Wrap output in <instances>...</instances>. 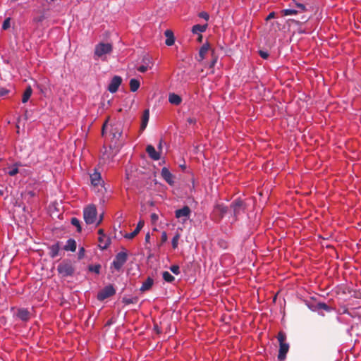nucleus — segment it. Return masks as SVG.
Masks as SVG:
<instances>
[{
  "label": "nucleus",
  "instance_id": "1",
  "mask_svg": "<svg viewBox=\"0 0 361 361\" xmlns=\"http://www.w3.org/2000/svg\"><path fill=\"white\" fill-rule=\"evenodd\" d=\"M128 260V252L126 249L118 252L111 264V269L119 271Z\"/></svg>",
  "mask_w": 361,
  "mask_h": 361
},
{
  "label": "nucleus",
  "instance_id": "2",
  "mask_svg": "<svg viewBox=\"0 0 361 361\" xmlns=\"http://www.w3.org/2000/svg\"><path fill=\"white\" fill-rule=\"evenodd\" d=\"M113 47L110 43L100 42L95 46L94 59H101L104 60V56L112 51Z\"/></svg>",
  "mask_w": 361,
  "mask_h": 361
},
{
  "label": "nucleus",
  "instance_id": "3",
  "mask_svg": "<svg viewBox=\"0 0 361 361\" xmlns=\"http://www.w3.org/2000/svg\"><path fill=\"white\" fill-rule=\"evenodd\" d=\"M84 220L87 224H92L96 222L97 210L94 204H90L85 207L83 210Z\"/></svg>",
  "mask_w": 361,
  "mask_h": 361
},
{
  "label": "nucleus",
  "instance_id": "4",
  "mask_svg": "<svg viewBox=\"0 0 361 361\" xmlns=\"http://www.w3.org/2000/svg\"><path fill=\"white\" fill-rule=\"evenodd\" d=\"M92 190L98 197L100 203L104 204L108 200L107 188L105 186V183L97 184V185L92 186Z\"/></svg>",
  "mask_w": 361,
  "mask_h": 361
},
{
  "label": "nucleus",
  "instance_id": "5",
  "mask_svg": "<svg viewBox=\"0 0 361 361\" xmlns=\"http://www.w3.org/2000/svg\"><path fill=\"white\" fill-rule=\"evenodd\" d=\"M231 208L233 209V216L237 219L240 214L245 212V204L242 200L236 199L231 203Z\"/></svg>",
  "mask_w": 361,
  "mask_h": 361
},
{
  "label": "nucleus",
  "instance_id": "6",
  "mask_svg": "<svg viewBox=\"0 0 361 361\" xmlns=\"http://www.w3.org/2000/svg\"><path fill=\"white\" fill-rule=\"evenodd\" d=\"M57 271L63 277L72 276L74 273V268L70 262H62L57 267Z\"/></svg>",
  "mask_w": 361,
  "mask_h": 361
},
{
  "label": "nucleus",
  "instance_id": "7",
  "mask_svg": "<svg viewBox=\"0 0 361 361\" xmlns=\"http://www.w3.org/2000/svg\"><path fill=\"white\" fill-rule=\"evenodd\" d=\"M153 66L154 62L152 56L145 54L142 59V64L137 68V71L140 73H145L149 69H151Z\"/></svg>",
  "mask_w": 361,
  "mask_h": 361
},
{
  "label": "nucleus",
  "instance_id": "8",
  "mask_svg": "<svg viewBox=\"0 0 361 361\" xmlns=\"http://www.w3.org/2000/svg\"><path fill=\"white\" fill-rule=\"evenodd\" d=\"M116 293V290L113 286L109 285L102 289L97 295V299L99 300H104Z\"/></svg>",
  "mask_w": 361,
  "mask_h": 361
},
{
  "label": "nucleus",
  "instance_id": "9",
  "mask_svg": "<svg viewBox=\"0 0 361 361\" xmlns=\"http://www.w3.org/2000/svg\"><path fill=\"white\" fill-rule=\"evenodd\" d=\"M191 214V209L188 206H184L181 209L175 211V216L177 219H182V222L185 223L189 218Z\"/></svg>",
  "mask_w": 361,
  "mask_h": 361
},
{
  "label": "nucleus",
  "instance_id": "10",
  "mask_svg": "<svg viewBox=\"0 0 361 361\" xmlns=\"http://www.w3.org/2000/svg\"><path fill=\"white\" fill-rule=\"evenodd\" d=\"M121 82L122 78L120 76L115 75L114 77H113L110 83L109 84L108 90L111 93L116 92L118 90L120 85L121 84Z\"/></svg>",
  "mask_w": 361,
  "mask_h": 361
},
{
  "label": "nucleus",
  "instance_id": "11",
  "mask_svg": "<svg viewBox=\"0 0 361 361\" xmlns=\"http://www.w3.org/2000/svg\"><path fill=\"white\" fill-rule=\"evenodd\" d=\"M308 308L312 312H317L319 310H324L326 312L330 311V307L324 302H318L317 304H312L307 301L305 302Z\"/></svg>",
  "mask_w": 361,
  "mask_h": 361
},
{
  "label": "nucleus",
  "instance_id": "12",
  "mask_svg": "<svg viewBox=\"0 0 361 361\" xmlns=\"http://www.w3.org/2000/svg\"><path fill=\"white\" fill-rule=\"evenodd\" d=\"M161 175L163 179L170 185L174 184L173 175L166 167H163L161 171Z\"/></svg>",
  "mask_w": 361,
  "mask_h": 361
},
{
  "label": "nucleus",
  "instance_id": "13",
  "mask_svg": "<svg viewBox=\"0 0 361 361\" xmlns=\"http://www.w3.org/2000/svg\"><path fill=\"white\" fill-rule=\"evenodd\" d=\"M90 182L92 186L97 185V184L104 183V180L102 178L101 173L95 169L92 173L90 174Z\"/></svg>",
  "mask_w": 361,
  "mask_h": 361
},
{
  "label": "nucleus",
  "instance_id": "14",
  "mask_svg": "<svg viewBox=\"0 0 361 361\" xmlns=\"http://www.w3.org/2000/svg\"><path fill=\"white\" fill-rule=\"evenodd\" d=\"M289 344L288 343L279 344V350L278 354V360L280 361L284 360L286 355L289 350Z\"/></svg>",
  "mask_w": 361,
  "mask_h": 361
},
{
  "label": "nucleus",
  "instance_id": "15",
  "mask_svg": "<svg viewBox=\"0 0 361 361\" xmlns=\"http://www.w3.org/2000/svg\"><path fill=\"white\" fill-rule=\"evenodd\" d=\"M30 313L26 308H19L17 310L16 317L23 322L30 319Z\"/></svg>",
  "mask_w": 361,
  "mask_h": 361
},
{
  "label": "nucleus",
  "instance_id": "16",
  "mask_svg": "<svg viewBox=\"0 0 361 361\" xmlns=\"http://www.w3.org/2000/svg\"><path fill=\"white\" fill-rule=\"evenodd\" d=\"M146 152L152 160L157 161L160 159V152H157L152 145H148L146 147Z\"/></svg>",
  "mask_w": 361,
  "mask_h": 361
},
{
  "label": "nucleus",
  "instance_id": "17",
  "mask_svg": "<svg viewBox=\"0 0 361 361\" xmlns=\"http://www.w3.org/2000/svg\"><path fill=\"white\" fill-rule=\"evenodd\" d=\"M144 221L140 220L137 224L135 229H133V231L131 233H126L124 235V238L127 239H133L135 236H136L138 234V233L144 226Z\"/></svg>",
  "mask_w": 361,
  "mask_h": 361
},
{
  "label": "nucleus",
  "instance_id": "18",
  "mask_svg": "<svg viewBox=\"0 0 361 361\" xmlns=\"http://www.w3.org/2000/svg\"><path fill=\"white\" fill-rule=\"evenodd\" d=\"M110 133L112 137L116 140H118L122 135V130L121 125L116 124L111 127Z\"/></svg>",
  "mask_w": 361,
  "mask_h": 361
},
{
  "label": "nucleus",
  "instance_id": "19",
  "mask_svg": "<svg viewBox=\"0 0 361 361\" xmlns=\"http://www.w3.org/2000/svg\"><path fill=\"white\" fill-rule=\"evenodd\" d=\"M98 240L99 247L102 250L106 249L111 243V240L106 235H100Z\"/></svg>",
  "mask_w": 361,
  "mask_h": 361
},
{
  "label": "nucleus",
  "instance_id": "20",
  "mask_svg": "<svg viewBox=\"0 0 361 361\" xmlns=\"http://www.w3.org/2000/svg\"><path fill=\"white\" fill-rule=\"evenodd\" d=\"M49 85V80L43 78L40 82L36 83V87L40 91L42 94H46L47 90V85Z\"/></svg>",
  "mask_w": 361,
  "mask_h": 361
},
{
  "label": "nucleus",
  "instance_id": "21",
  "mask_svg": "<svg viewBox=\"0 0 361 361\" xmlns=\"http://www.w3.org/2000/svg\"><path fill=\"white\" fill-rule=\"evenodd\" d=\"M49 256L51 258H55L59 255V250H60V245L59 243L57 242L53 245H51L49 248Z\"/></svg>",
  "mask_w": 361,
  "mask_h": 361
},
{
  "label": "nucleus",
  "instance_id": "22",
  "mask_svg": "<svg viewBox=\"0 0 361 361\" xmlns=\"http://www.w3.org/2000/svg\"><path fill=\"white\" fill-rule=\"evenodd\" d=\"M169 102L173 105H179L182 102V98L177 94L170 93L169 94Z\"/></svg>",
  "mask_w": 361,
  "mask_h": 361
},
{
  "label": "nucleus",
  "instance_id": "23",
  "mask_svg": "<svg viewBox=\"0 0 361 361\" xmlns=\"http://www.w3.org/2000/svg\"><path fill=\"white\" fill-rule=\"evenodd\" d=\"M154 284V280L151 277H148L142 284L140 290L142 292L147 291L149 290Z\"/></svg>",
  "mask_w": 361,
  "mask_h": 361
},
{
  "label": "nucleus",
  "instance_id": "24",
  "mask_svg": "<svg viewBox=\"0 0 361 361\" xmlns=\"http://www.w3.org/2000/svg\"><path fill=\"white\" fill-rule=\"evenodd\" d=\"M164 35L166 37L165 44L167 46H172L175 42V38L173 32L171 30H166L164 32Z\"/></svg>",
  "mask_w": 361,
  "mask_h": 361
},
{
  "label": "nucleus",
  "instance_id": "25",
  "mask_svg": "<svg viewBox=\"0 0 361 361\" xmlns=\"http://www.w3.org/2000/svg\"><path fill=\"white\" fill-rule=\"evenodd\" d=\"M209 49L210 46L208 43H205L201 47L199 51V61H202L205 58V56Z\"/></svg>",
  "mask_w": 361,
  "mask_h": 361
},
{
  "label": "nucleus",
  "instance_id": "26",
  "mask_svg": "<svg viewBox=\"0 0 361 361\" xmlns=\"http://www.w3.org/2000/svg\"><path fill=\"white\" fill-rule=\"evenodd\" d=\"M66 251L75 252L76 250V242L74 239L70 238L66 241V245L63 247Z\"/></svg>",
  "mask_w": 361,
  "mask_h": 361
},
{
  "label": "nucleus",
  "instance_id": "27",
  "mask_svg": "<svg viewBox=\"0 0 361 361\" xmlns=\"http://www.w3.org/2000/svg\"><path fill=\"white\" fill-rule=\"evenodd\" d=\"M214 212L218 213L221 217H223L227 213L228 207L224 204H217L214 207Z\"/></svg>",
  "mask_w": 361,
  "mask_h": 361
},
{
  "label": "nucleus",
  "instance_id": "28",
  "mask_svg": "<svg viewBox=\"0 0 361 361\" xmlns=\"http://www.w3.org/2000/svg\"><path fill=\"white\" fill-rule=\"evenodd\" d=\"M207 28V24L205 25H195L192 26L191 32L195 34H200L206 31Z\"/></svg>",
  "mask_w": 361,
  "mask_h": 361
},
{
  "label": "nucleus",
  "instance_id": "29",
  "mask_svg": "<svg viewBox=\"0 0 361 361\" xmlns=\"http://www.w3.org/2000/svg\"><path fill=\"white\" fill-rule=\"evenodd\" d=\"M21 166L20 163L16 162L14 164L8 167V171L6 173L10 176H14L18 173V166Z\"/></svg>",
  "mask_w": 361,
  "mask_h": 361
},
{
  "label": "nucleus",
  "instance_id": "30",
  "mask_svg": "<svg viewBox=\"0 0 361 361\" xmlns=\"http://www.w3.org/2000/svg\"><path fill=\"white\" fill-rule=\"evenodd\" d=\"M149 118V111L148 109L144 111L142 118V123H141V129L145 130L147 126L148 121Z\"/></svg>",
  "mask_w": 361,
  "mask_h": 361
},
{
  "label": "nucleus",
  "instance_id": "31",
  "mask_svg": "<svg viewBox=\"0 0 361 361\" xmlns=\"http://www.w3.org/2000/svg\"><path fill=\"white\" fill-rule=\"evenodd\" d=\"M130 91L133 92H136L140 85V82L137 79L132 78L129 82Z\"/></svg>",
  "mask_w": 361,
  "mask_h": 361
},
{
  "label": "nucleus",
  "instance_id": "32",
  "mask_svg": "<svg viewBox=\"0 0 361 361\" xmlns=\"http://www.w3.org/2000/svg\"><path fill=\"white\" fill-rule=\"evenodd\" d=\"M32 93V89L29 85L26 87L25 90L23 92V97H22V102L26 103L29 100L30 97H31Z\"/></svg>",
  "mask_w": 361,
  "mask_h": 361
},
{
  "label": "nucleus",
  "instance_id": "33",
  "mask_svg": "<svg viewBox=\"0 0 361 361\" xmlns=\"http://www.w3.org/2000/svg\"><path fill=\"white\" fill-rule=\"evenodd\" d=\"M281 13L283 16H294L298 14L299 13V11H297L296 9L294 8H286L282 10Z\"/></svg>",
  "mask_w": 361,
  "mask_h": 361
},
{
  "label": "nucleus",
  "instance_id": "34",
  "mask_svg": "<svg viewBox=\"0 0 361 361\" xmlns=\"http://www.w3.org/2000/svg\"><path fill=\"white\" fill-rule=\"evenodd\" d=\"M162 277H163V279L168 283H172L175 280L174 276H172L169 271H164L162 273Z\"/></svg>",
  "mask_w": 361,
  "mask_h": 361
},
{
  "label": "nucleus",
  "instance_id": "35",
  "mask_svg": "<svg viewBox=\"0 0 361 361\" xmlns=\"http://www.w3.org/2000/svg\"><path fill=\"white\" fill-rule=\"evenodd\" d=\"M180 238V234L178 232L173 237V238L171 240V245H172V247L173 249H176L178 247V241H179Z\"/></svg>",
  "mask_w": 361,
  "mask_h": 361
},
{
  "label": "nucleus",
  "instance_id": "36",
  "mask_svg": "<svg viewBox=\"0 0 361 361\" xmlns=\"http://www.w3.org/2000/svg\"><path fill=\"white\" fill-rule=\"evenodd\" d=\"M100 264L90 265L88 267L90 271L94 272L95 274H99L100 271Z\"/></svg>",
  "mask_w": 361,
  "mask_h": 361
},
{
  "label": "nucleus",
  "instance_id": "37",
  "mask_svg": "<svg viewBox=\"0 0 361 361\" xmlns=\"http://www.w3.org/2000/svg\"><path fill=\"white\" fill-rule=\"evenodd\" d=\"M277 339L279 343H286L285 341L286 339V335L283 331H280L277 335Z\"/></svg>",
  "mask_w": 361,
  "mask_h": 361
},
{
  "label": "nucleus",
  "instance_id": "38",
  "mask_svg": "<svg viewBox=\"0 0 361 361\" xmlns=\"http://www.w3.org/2000/svg\"><path fill=\"white\" fill-rule=\"evenodd\" d=\"M211 52H212V56L213 57L212 60L211 61L210 63H209V68H213L214 67L215 64L217 62V56L214 55V50H211Z\"/></svg>",
  "mask_w": 361,
  "mask_h": 361
},
{
  "label": "nucleus",
  "instance_id": "39",
  "mask_svg": "<svg viewBox=\"0 0 361 361\" xmlns=\"http://www.w3.org/2000/svg\"><path fill=\"white\" fill-rule=\"evenodd\" d=\"M71 224H72V225H73L78 228V231H80L81 227H80V221L77 218L73 217L71 219Z\"/></svg>",
  "mask_w": 361,
  "mask_h": 361
},
{
  "label": "nucleus",
  "instance_id": "40",
  "mask_svg": "<svg viewBox=\"0 0 361 361\" xmlns=\"http://www.w3.org/2000/svg\"><path fill=\"white\" fill-rule=\"evenodd\" d=\"M10 25H11V19H10V18H7L3 22L2 29L6 30L10 27Z\"/></svg>",
  "mask_w": 361,
  "mask_h": 361
},
{
  "label": "nucleus",
  "instance_id": "41",
  "mask_svg": "<svg viewBox=\"0 0 361 361\" xmlns=\"http://www.w3.org/2000/svg\"><path fill=\"white\" fill-rule=\"evenodd\" d=\"M295 6L298 8V9H296V10L299 11V13L307 11L305 5H304L302 4L295 3Z\"/></svg>",
  "mask_w": 361,
  "mask_h": 361
},
{
  "label": "nucleus",
  "instance_id": "42",
  "mask_svg": "<svg viewBox=\"0 0 361 361\" xmlns=\"http://www.w3.org/2000/svg\"><path fill=\"white\" fill-rule=\"evenodd\" d=\"M170 270L176 275H178L180 274V267L178 265H172L170 267Z\"/></svg>",
  "mask_w": 361,
  "mask_h": 361
},
{
  "label": "nucleus",
  "instance_id": "43",
  "mask_svg": "<svg viewBox=\"0 0 361 361\" xmlns=\"http://www.w3.org/2000/svg\"><path fill=\"white\" fill-rule=\"evenodd\" d=\"M198 16L201 18H203L205 20H208L209 18V16L208 14V13L205 12V11H202V12H200L199 14H198Z\"/></svg>",
  "mask_w": 361,
  "mask_h": 361
},
{
  "label": "nucleus",
  "instance_id": "44",
  "mask_svg": "<svg viewBox=\"0 0 361 361\" xmlns=\"http://www.w3.org/2000/svg\"><path fill=\"white\" fill-rule=\"evenodd\" d=\"M9 92V90L4 87H0V97H4L7 95Z\"/></svg>",
  "mask_w": 361,
  "mask_h": 361
},
{
  "label": "nucleus",
  "instance_id": "45",
  "mask_svg": "<svg viewBox=\"0 0 361 361\" xmlns=\"http://www.w3.org/2000/svg\"><path fill=\"white\" fill-rule=\"evenodd\" d=\"M259 54L264 59H268V57L269 56V53L267 51H263V50H259Z\"/></svg>",
  "mask_w": 361,
  "mask_h": 361
},
{
  "label": "nucleus",
  "instance_id": "46",
  "mask_svg": "<svg viewBox=\"0 0 361 361\" xmlns=\"http://www.w3.org/2000/svg\"><path fill=\"white\" fill-rule=\"evenodd\" d=\"M78 259H81L85 256V248L83 247H81L79 248L78 250Z\"/></svg>",
  "mask_w": 361,
  "mask_h": 361
},
{
  "label": "nucleus",
  "instance_id": "47",
  "mask_svg": "<svg viewBox=\"0 0 361 361\" xmlns=\"http://www.w3.org/2000/svg\"><path fill=\"white\" fill-rule=\"evenodd\" d=\"M167 239H168V237H167V233L165 231H163L161 233V244L166 243L167 241Z\"/></svg>",
  "mask_w": 361,
  "mask_h": 361
},
{
  "label": "nucleus",
  "instance_id": "48",
  "mask_svg": "<svg viewBox=\"0 0 361 361\" xmlns=\"http://www.w3.org/2000/svg\"><path fill=\"white\" fill-rule=\"evenodd\" d=\"M45 19V16L44 15H41L39 16L34 18L33 20L35 23H42Z\"/></svg>",
  "mask_w": 361,
  "mask_h": 361
},
{
  "label": "nucleus",
  "instance_id": "49",
  "mask_svg": "<svg viewBox=\"0 0 361 361\" xmlns=\"http://www.w3.org/2000/svg\"><path fill=\"white\" fill-rule=\"evenodd\" d=\"M150 218H151V220H152V221L153 223L157 222L158 221V219H159L158 215L157 214H155V213L151 214Z\"/></svg>",
  "mask_w": 361,
  "mask_h": 361
},
{
  "label": "nucleus",
  "instance_id": "50",
  "mask_svg": "<svg viewBox=\"0 0 361 361\" xmlns=\"http://www.w3.org/2000/svg\"><path fill=\"white\" fill-rule=\"evenodd\" d=\"M187 122H188V124H190V125H192H192H195V124L196 123V122H197V120H196V118H191V117H190V118H187Z\"/></svg>",
  "mask_w": 361,
  "mask_h": 361
},
{
  "label": "nucleus",
  "instance_id": "51",
  "mask_svg": "<svg viewBox=\"0 0 361 361\" xmlns=\"http://www.w3.org/2000/svg\"><path fill=\"white\" fill-rule=\"evenodd\" d=\"M275 17V13L271 12L266 18V20L268 21Z\"/></svg>",
  "mask_w": 361,
  "mask_h": 361
},
{
  "label": "nucleus",
  "instance_id": "52",
  "mask_svg": "<svg viewBox=\"0 0 361 361\" xmlns=\"http://www.w3.org/2000/svg\"><path fill=\"white\" fill-rule=\"evenodd\" d=\"M124 303L125 304H131V303H133L134 301H133V298H127V299H124L123 300Z\"/></svg>",
  "mask_w": 361,
  "mask_h": 361
},
{
  "label": "nucleus",
  "instance_id": "53",
  "mask_svg": "<svg viewBox=\"0 0 361 361\" xmlns=\"http://www.w3.org/2000/svg\"><path fill=\"white\" fill-rule=\"evenodd\" d=\"M149 239H150V234L149 233H147L146 235H145V240L147 243H148L149 241Z\"/></svg>",
  "mask_w": 361,
  "mask_h": 361
},
{
  "label": "nucleus",
  "instance_id": "54",
  "mask_svg": "<svg viewBox=\"0 0 361 361\" xmlns=\"http://www.w3.org/2000/svg\"><path fill=\"white\" fill-rule=\"evenodd\" d=\"M154 330H155L158 334H159V333H160V329H159V326H158V325H157V324H154Z\"/></svg>",
  "mask_w": 361,
  "mask_h": 361
},
{
  "label": "nucleus",
  "instance_id": "55",
  "mask_svg": "<svg viewBox=\"0 0 361 361\" xmlns=\"http://www.w3.org/2000/svg\"><path fill=\"white\" fill-rule=\"evenodd\" d=\"M98 234L99 235V236H100V235H105V233H104V231H103V229H99V230L98 231Z\"/></svg>",
  "mask_w": 361,
  "mask_h": 361
},
{
  "label": "nucleus",
  "instance_id": "56",
  "mask_svg": "<svg viewBox=\"0 0 361 361\" xmlns=\"http://www.w3.org/2000/svg\"><path fill=\"white\" fill-rule=\"evenodd\" d=\"M102 219H103V216H102V215H101V216H100V218H99V221H97V224H99L102 222Z\"/></svg>",
  "mask_w": 361,
  "mask_h": 361
},
{
  "label": "nucleus",
  "instance_id": "57",
  "mask_svg": "<svg viewBox=\"0 0 361 361\" xmlns=\"http://www.w3.org/2000/svg\"><path fill=\"white\" fill-rule=\"evenodd\" d=\"M308 19H309V18H307V17H305V16H302V20H304V22L307 21V20H308Z\"/></svg>",
  "mask_w": 361,
  "mask_h": 361
},
{
  "label": "nucleus",
  "instance_id": "58",
  "mask_svg": "<svg viewBox=\"0 0 361 361\" xmlns=\"http://www.w3.org/2000/svg\"><path fill=\"white\" fill-rule=\"evenodd\" d=\"M161 144H162V141L161 140V141L159 142V146H158V147H159V149L160 150H161V147H162Z\"/></svg>",
  "mask_w": 361,
  "mask_h": 361
},
{
  "label": "nucleus",
  "instance_id": "59",
  "mask_svg": "<svg viewBox=\"0 0 361 361\" xmlns=\"http://www.w3.org/2000/svg\"><path fill=\"white\" fill-rule=\"evenodd\" d=\"M104 128H105V124L103 126V128H102V133L104 134Z\"/></svg>",
  "mask_w": 361,
  "mask_h": 361
},
{
  "label": "nucleus",
  "instance_id": "60",
  "mask_svg": "<svg viewBox=\"0 0 361 361\" xmlns=\"http://www.w3.org/2000/svg\"><path fill=\"white\" fill-rule=\"evenodd\" d=\"M202 37V35H200L198 40H201Z\"/></svg>",
  "mask_w": 361,
  "mask_h": 361
}]
</instances>
